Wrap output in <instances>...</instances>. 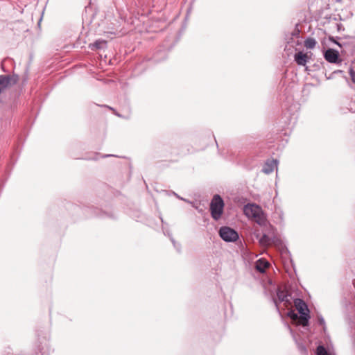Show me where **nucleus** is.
<instances>
[{
  "label": "nucleus",
  "instance_id": "obj_8",
  "mask_svg": "<svg viewBox=\"0 0 355 355\" xmlns=\"http://www.w3.org/2000/svg\"><path fill=\"white\" fill-rule=\"evenodd\" d=\"M277 295L278 298V301L280 302H284L286 305H290L291 303L290 302V295L287 292L278 288L277 291Z\"/></svg>",
  "mask_w": 355,
  "mask_h": 355
},
{
  "label": "nucleus",
  "instance_id": "obj_9",
  "mask_svg": "<svg viewBox=\"0 0 355 355\" xmlns=\"http://www.w3.org/2000/svg\"><path fill=\"white\" fill-rule=\"evenodd\" d=\"M251 219L254 220V222H256L257 224H259L261 226H266L268 224V220L266 219V217L262 211L261 210V213L257 214L255 216L252 218Z\"/></svg>",
  "mask_w": 355,
  "mask_h": 355
},
{
  "label": "nucleus",
  "instance_id": "obj_1",
  "mask_svg": "<svg viewBox=\"0 0 355 355\" xmlns=\"http://www.w3.org/2000/svg\"><path fill=\"white\" fill-rule=\"evenodd\" d=\"M224 208V202L219 195H215L210 203V211L212 218L218 220L220 218Z\"/></svg>",
  "mask_w": 355,
  "mask_h": 355
},
{
  "label": "nucleus",
  "instance_id": "obj_5",
  "mask_svg": "<svg viewBox=\"0 0 355 355\" xmlns=\"http://www.w3.org/2000/svg\"><path fill=\"white\" fill-rule=\"evenodd\" d=\"M261 210V208L259 206L254 204H248L243 208L245 215L249 218H252L257 214H260Z\"/></svg>",
  "mask_w": 355,
  "mask_h": 355
},
{
  "label": "nucleus",
  "instance_id": "obj_16",
  "mask_svg": "<svg viewBox=\"0 0 355 355\" xmlns=\"http://www.w3.org/2000/svg\"><path fill=\"white\" fill-rule=\"evenodd\" d=\"M271 244H274L276 247H277L279 248H283V243H282V240L276 236H274L273 238H272Z\"/></svg>",
  "mask_w": 355,
  "mask_h": 355
},
{
  "label": "nucleus",
  "instance_id": "obj_4",
  "mask_svg": "<svg viewBox=\"0 0 355 355\" xmlns=\"http://www.w3.org/2000/svg\"><path fill=\"white\" fill-rule=\"evenodd\" d=\"M18 80V76L0 75V94L8 87L15 84Z\"/></svg>",
  "mask_w": 355,
  "mask_h": 355
},
{
  "label": "nucleus",
  "instance_id": "obj_3",
  "mask_svg": "<svg viewBox=\"0 0 355 355\" xmlns=\"http://www.w3.org/2000/svg\"><path fill=\"white\" fill-rule=\"evenodd\" d=\"M219 235L226 242H234L239 239V234L229 227H222L219 230Z\"/></svg>",
  "mask_w": 355,
  "mask_h": 355
},
{
  "label": "nucleus",
  "instance_id": "obj_6",
  "mask_svg": "<svg viewBox=\"0 0 355 355\" xmlns=\"http://www.w3.org/2000/svg\"><path fill=\"white\" fill-rule=\"evenodd\" d=\"M324 57L330 63H337L340 61L338 52L332 49H327L324 54Z\"/></svg>",
  "mask_w": 355,
  "mask_h": 355
},
{
  "label": "nucleus",
  "instance_id": "obj_21",
  "mask_svg": "<svg viewBox=\"0 0 355 355\" xmlns=\"http://www.w3.org/2000/svg\"><path fill=\"white\" fill-rule=\"evenodd\" d=\"M273 301H274V303H275V306H276L277 309H278V303H277V300L274 299V300H273Z\"/></svg>",
  "mask_w": 355,
  "mask_h": 355
},
{
  "label": "nucleus",
  "instance_id": "obj_17",
  "mask_svg": "<svg viewBox=\"0 0 355 355\" xmlns=\"http://www.w3.org/2000/svg\"><path fill=\"white\" fill-rule=\"evenodd\" d=\"M349 75L352 78V80L353 81L354 83H355V71L352 69L349 70Z\"/></svg>",
  "mask_w": 355,
  "mask_h": 355
},
{
  "label": "nucleus",
  "instance_id": "obj_19",
  "mask_svg": "<svg viewBox=\"0 0 355 355\" xmlns=\"http://www.w3.org/2000/svg\"><path fill=\"white\" fill-rule=\"evenodd\" d=\"M290 316H291L292 318H293V319H296V318H297V315L296 313H291L290 314Z\"/></svg>",
  "mask_w": 355,
  "mask_h": 355
},
{
  "label": "nucleus",
  "instance_id": "obj_14",
  "mask_svg": "<svg viewBox=\"0 0 355 355\" xmlns=\"http://www.w3.org/2000/svg\"><path fill=\"white\" fill-rule=\"evenodd\" d=\"M106 46V42L104 40H97L92 44V49H102Z\"/></svg>",
  "mask_w": 355,
  "mask_h": 355
},
{
  "label": "nucleus",
  "instance_id": "obj_7",
  "mask_svg": "<svg viewBox=\"0 0 355 355\" xmlns=\"http://www.w3.org/2000/svg\"><path fill=\"white\" fill-rule=\"evenodd\" d=\"M277 167L276 159L268 160L264 164L262 171L266 174L271 173Z\"/></svg>",
  "mask_w": 355,
  "mask_h": 355
},
{
  "label": "nucleus",
  "instance_id": "obj_15",
  "mask_svg": "<svg viewBox=\"0 0 355 355\" xmlns=\"http://www.w3.org/2000/svg\"><path fill=\"white\" fill-rule=\"evenodd\" d=\"M317 355H330L325 347L322 345H319L316 349Z\"/></svg>",
  "mask_w": 355,
  "mask_h": 355
},
{
  "label": "nucleus",
  "instance_id": "obj_11",
  "mask_svg": "<svg viewBox=\"0 0 355 355\" xmlns=\"http://www.w3.org/2000/svg\"><path fill=\"white\" fill-rule=\"evenodd\" d=\"M257 239H259V243L263 246H268L271 245L272 238H270L266 234H263L262 236H259V234H257Z\"/></svg>",
  "mask_w": 355,
  "mask_h": 355
},
{
  "label": "nucleus",
  "instance_id": "obj_18",
  "mask_svg": "<svg viewBox=\"0 0 355 355\" xmlns=\"http://www.w3.org/2000/svg\"><path fill=\"white\" fill-rule=\"evenodd\" d=\"M319 323L321 324V325H324V320L323 318H319Z\"/></svg>",
  "mask_w": 355,
  "mask_h": 355
},
{
  "label": "nucleus",
  "instance_id": "obj_13",
  "mask_svg": "<svg viewBox=\"0 0 355 355\" xmlns=\"http://www.w3.org/2000/svg\"><path fill=\"white\" fill-rule=\"evenodd\" d=\"M317 42L312 37H309L304 41V46L306 49H313L315 46Z\"/></svg>",
  "mask_w": 355,
  "mask_h": 355
},
{
  "label": "nucleus",
  "instance_id": "obj_20",
  "mask_svg": "<svg viewBox=\"0 0 355 355\" xmlns=\"http://www.w3.org/2000/svg\"><path fill=\"white\" fill-rule=\"evenodd\" d=\"M171 240L172 243H173L174 247L178 248L175 241L173 239H171Z\"/></svg>",
  "mask_w": 355,
  "mask_h": 355
},
{
  "label": "nucleus",
  "instance_id": "obj_12",
  "mask_svg": "<svg viewBox=\"0 0 355 355\" xmlns=\"http://www.w3.org/2000/svg\"><path fill=\"white\" fill-rule=\"evenodd\" d=\"M268 266L269 263L262 259H259L256 263V269L260 272H264Z\"/></svg>",
  "mask_w": 355,
  "mask_h": 355
},
{
  "label": "nucleus",
  "instance_id": "obj_2",
  "mask_svg": "<svg viewBox=\"0 0 355 355\" xmlns=\"http://www.w3.org/2000/svg\"><path fill=\"white\" fill-rule=\"evenodd\" d=\"M294 304L300 314V323L303 326H306L309 322V309L306 304L301 299L297 298L294 300Z\"/></svg>",
  "mask_w": 355,
  "mask_h": 355
},
{
  "label": "nucleus",
  "instance_id": "obj_22",
  "mask_svg": "<svg viewBox=\"0 0 355 355\" xmlns=\"http://www.w3.org/2000/svg\"><path fill=\"white\" fill-rule=\"evenodd\" d=\"M336 44L340 46V44L338 42H336Z\"/></svg>",
  "mask_w": 355,
  "mask_h": 355
},
{
  "label": "nucleus",
  "instance_id": "obj_10",
  "mask_svg": "<svg viewBox=\"0 0 355 355\" xmlns=\"http://www.w3.org/2000/svg\"><path fill=\"white\" fill-rule=\"evenodd\" d=\"M307 55L302 52H298L295 55V60L297 64L304 66L307 62Z\"/></svg>",
  "mask_w": 355,
  "mask_h": 355
}]
</instances>
